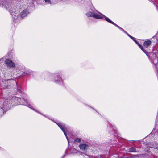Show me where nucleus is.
Segmentation results:
<instances>
[{"mask_svg": "<svg viewBox=\"0 0 158 158\" xmlns=\"http://www.w3.org/2000/svg\"><path fill=\"white\" fill-rule=\"evenodd\" d=\"M1 4H2L3 6L5 7L6 9L8 10L11 15H12L13 19H17V17L16 16L17 15H14L12 14L13 12L15 13V7L12 6V2H10V0H4L0 4V6H1Z\"/></svg>", "mask_w": 158, "mask_h": 158, "instance_id": "1", "label": "nucleus"}, {"mask_svg": "<svg viewBox=\"0 0 158 158\" xmlns=\"http://www.w3.org/2000/svg\"><path fill=\"white\" fill-rule=\"evenodd\" d=\"M10 103L7 99H5L3 101H1L0 102V106H1L2 108H3L5 110L8 109L10 106Z\"/></svg>", "mask_w": 158, "mask_h": 158, "instance_id": "2", "label": "nucleus"}, {"mask_svg": "<svg viewBox=\"0 0 158 158\" xmlns=\"http://www.w3.org/2000/svg\"><path fill=\"white\" fill-rule=\"evenodd\" d=\"M56 123L57 124L59 127L62 130L64 133L67 139L68 140V137L66 131H67V127L66 126V125L65 124L61 123Z\"/></svg>", "mask_w": 158, "mask_h": 158, "instance_id": "3", "label": "nucleus"}, {"mask_svg": "<svg viewBox=\"0 0 158 158\" xmlns=\"http://www.w3.org/2000/svg\"><path fill=\"white\" fill-rule=\"evenodd\" d=\"M5 64L8 67L11 68H15V67L14 64L10 59H6L5 61Z\"/></svg>", "mask_w": 158, "mask_h": 158, "instance_id": "4", "label": "nucleus"}, {"mask_svg": "<svg viewBox=\"0 0 158 158\" xmlns=\"http://www.w3.org/2000/svg\"><path fill=\"white\" fill-rule=\"evenodd\" d=\"M103 16H104V15L102 14L98 15L94 13L93 17L96 19H102L103 18Z\"/></svg>", "mask_w": 158, "mask_h": 158, "instance_id": "5", "label": "nucleus"}, {"mask_svg": "<svg viewBox=\"0 0 158 158\" xmlns=\"http://www.w3.org/2000/svg\"><path fill=\"white\" fill-rule=\"evenodd\" d=\"M80 149L82 150H85L88 148V145L86 144H81L79 145Z\"/></svg>", "mask_w": 158, "mask_h": 158, "instance_id": "6", "label": "nucleus"}, {"mask_svg": "<svg viewBox=\"0 0 158 158\" xmlns=\"http://www.w3.org/2000/svg\"><path fill=\"white\" fill-rule=\"evenodd\" d=\"M151 44V41L149 40H148L144 42L143 45L145 47L147 48L150 46Z\"/></svg>", "mask_w": 158, "mask_h": 158, "instance_id": "7", "label": "nucleus"}, {"mask_svg": "<svg viewBox=\"0 0 158 158\" xmlns=\"http://www.w3.org/2000/svg\"><path fill=\"white\" fill-rule=\"evenodd\" d=\"M28 12L26 9L24 10L20 14L21 17L23 18L28 14Z\"/></svg>", "mask_w": 158, "mask_h": 158, "instance_id": "8", "label": "nucleus"}, {"mask_svg": "<svg viewBox=\"0 0 158 158\" xmlns=\"http://www.w3.org/2000/svg\"><path fill=\"white\" fill-rule=\"evenodd\" d=\"M46 3L47 4H49L51 3L56 4V0H52V2L50 1V0H44Z\"/></svg>", "mask_w": 158, "mask_h": 158, "instance_id": "9", "label": "nucleus"}, {"mask_svg": "<svg viewBox=\"0 0 158 158\" xmlns=\"http://www.w3.org/2000/svg\"><path fill=\"white\" fill-rule=\"evenodd\" d=\"M103 18H104L105 19V20L106 21L108 22L111 23L113 24H114V23L112 22V21H111L110 19H109L108 17H106L104 15L103 16Z\"/></svg>", "mask_w": 158, "mask_h": 158, "instance_id": "10", "label": "nucleus"}, {"mask_svg": "<svg viewBox=\"0 0 158 158\" xmlns=\"http://www.w3.org/2000/svg\"><path fill=\"white\" fill-rule=\"evenodd\" d=\"M128 151L130 152H136V149L134 147H131L129 148Z\"/></svg>", "mask_w": 158, "mask_h": 158, "instance_id": "11", "label": "nucleus"}, {"mask_svg": "<svg viewBox=\"0 0 158 158\" xmlns=\"http://www.w3.org/2000/svg\"><path fill=\"white\" fill-rule=\"evenodd\" d=\"M94 13L91 12H89L86 13V15L88 17H91L93 16Z\"/></svg>", "mask_w": 158, "mask_h": 158, "instance_id": "12", "label": "nucleus"}, {"mask_svg": "<svg viewBox=\"0 0 158 158\" xmlns=\"http://www.w3.org/2000/svg\"><path fill=\"white\" fill-rule=\"evenodd\" d=\"M114 25H115V26H116L117 27H118L119 29H120V30H121V31H123L125 33H126V34H127V33L126 31H125L123 28H122L121 27H120L119 26H118V25H117V24H116L115 23H114Z\"/></svg>", "mask_w": 158, "mask_h": 158, "instance_id": "13", "label": "nucleus"}, {"mask_svg": "<svg viewBox=\"0 0 158 158\" xmlns=\"http://www.w3.org/2000/svg\"><path fill=\"white\" fill-rule=\"evenodd\" d=\"M142 154L134 155V156H132L133 158H139L142 157Z\"/></svg>", "mask_w": 158, "mask_h": 158, "instance_id": "14", "label": "nucleus"}, {"mask_svg": "<svg viewBox=\"0 0 158 158\" xmlns=\"http://www.w3.org/2000/svg\"><path fill=\"white\" fill-rule=\"evenodd\" d=\"M5 110L3 108H2L1 106H0V114H2L3 113L4 111Z\"/></svg>", "mask_w": 158, "mask_h": 158, "instance_id": "15", "label": "nucleus"}, {"mask_svg": "<svg viewBox=\"0 0 158 158\" xmlns=\"http://www.w3.org/2000/svg\"><path fill=\"white\" fill-rule=\"evenodd\" d=\"M155 145H152L151 147L155 148H158V145L156 143H155Z\"/></svg>", "mask_w": 158, "mask_h": 158, "instance_id": "16", "label": "nucleus"}, {"mask_svg": "<svg viewBox=\"0 0 158 158\" xmlns=\"http://www.w3.org/2000/svg\"><path fill=\"white\" fill-rule=\"evenodd\" d=\"M139 46L144 53H146V51L144 49L142 45H141L140 44H139Z\"/></svg>", "mask_w": 158, "mask_h": 158, "instance_id": "17", "label": "nucleus"}, {"mask_svg": "<svg viewBox=\"0 0 158 158\" xmlns=\"http://www.w3.org/2000/svg\"><path fill=\"white\" fill-rule=\"evenodd\" d=\"M153 63L155 65V66L156 68L158 74V62L156 64H155V60H154L153 61Z\"/></svg>", "mask_w": 158, "mask_h": 158, "instance_id": "18", "label": "nucleus"}, {"mask_svg": "<svg viewBox=\"0 0 158 158\" xmlns=\"http://www.w3.org/2000/svg\"><path fill=\"white\" fill-rule=\"evenodd\" d=\"M81 139L78 138H76L75 141L76 142L79 143L81 141Z\"/></svg>", "mask_w": 158, "mask_h": 158, "instance_id": "19", "label": "nucleus"}, {"mask_svg": "<svg viewBox=\"0 0 158 158\" xmlns=\"http://www.w3.org/2000/svg\"><path fill=\"white\" fill-rule=\"evenodd\" d=\"M60 80H61V79L60 77L59 78V79H58V80L56 79L54 81V82L56 83H58Z\"/></svg>", "mask_w": 158, "mask_h": 158, "instance_id": "20", "label": "nucleus"}, {"mask_svg": "<svg viewBox=\"0 0 158 158\" xmlns=\"http://www.w3.org/2000/svg\"><path fill=\"white\" fill-rule=\"evenodd\" d=\"M130 37L131 39H132L133 40V39H135V38L133 37L132 36H131L129 35L127 33V34Z\"/></svg>", "mask_w": 158, "mask_h": 158, "instance_id": "21", "label": "nucleus"}, {"mask_svg": "<svg viewBox=\"0 0 158 158\" xmlns=\"http://www.w3.org/2000/svg\"><path fill=\"white\" fill-rule=\"evenodd\" d=\"M136 43L138 44V46L139 45V44H140L137 41H136Z\"/></svg>", "mask_w": 158, "mask_h": 158, "instance_id": "22", "label": "nucleus"}, {"mask_svg": "<svg viewBox=\"0 0 158 158\" xmlns=\"http://www.w3.org/2000/svg\"><path fill=\"white\" fill-rule=\"evenodd\" d=\"M31 105H28V107H30V108H31V107H31Z\"/></svg>", "mask_w": 158, "mask_h": 158, "instance_id": "23", "label": "nucleus"}, {"mask_svg": "<svg viewBox=\"0 0 158 158\" xmlns=\"http://www.w3.org/2000/svg\"><path fill=\"white\" fill-rule=\"evenodd\" d=\"M134 41H135V42H136V41H137L136 40H135V39H133V40Z\"/></svg>", "mask_w": 158, "mask_h": 158, "instance_id": "24", "label": "nucleus"}, {"mask_svg": "<svg viewBox=\"0 0 158 158\" xmlns=\"http://www.w3.org/2000/svg\"><path fill=\"white\" fill-rule=\"evenodd\" d=\"M86 155L87 156V155ZM87 156H89V155H87Z\"/></svg>", "mask_w": 158, "mask_h": 158, "instance_id": "25", "label": "nucleus"}, {"mask_svg": "<svg viewBox=\"0 0 158 158\" xmlns=\"http://www.w3.org/2000/svg\"><path fill=\"white\" fill-rule=\"evenodd\" d=\"M100 158H102V157H100Z\"/></svg>", "mask_w": 158, "mask_h": 158, "instance_id": "26", "label": "nucleus"}]
</instances>
